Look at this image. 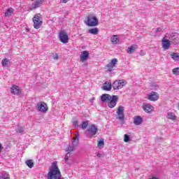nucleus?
Wrapping results in <instances>:
<instances>
[{"mask_svg": "<svg viewBox=\"0 0 179 179\" xmlns=\"http://www.w3.org/2000/svg\"><path fill=\"white\" fill-rule=\"evenodd\" d=\"M137 48H138L136 47V45H133L128 48L127 53L128 54H132L133 52H134L136 50Z\"/></svg>", "mask_w": 179, "mask_h": 179, "instance_id": "nucleus-21", "label": "nucleus"}, {"mask_svg": "<svg viewBox=\"0 0 179 179\" xmlns=\"http://www.w3.org/2000/svg\"><path fill=\"white\" fill-rule=\"evenodd\" d=\"M101 100L103 103H108V107L109 108H114L118 103V96L103 94L101 96Z\"/></svg>", "mask_w": 179, "mask_h": 179, "instance_id": "nucleus-2", "label": "nucleus"}, {"mask_svg": "<svg viewBox=\"0 0 179 179\" xmlns=\"http://www.w3.org/2000/svg\"><path fill=\"white\" fill-rule=\"evenodd\" d=\"M76 148L75 147L72 146H69L67 148H66V152H70V153H72V152H73V150H75Z\"/></svg>", "mask_w": 179, "mask_h": 179, "instance_id": "nucleus-32", "label": "nucleus"}, {"mask_svg": "<svg viewBox=\"0 0 179 179\" xmlns=\"http://www.w3.org/2000/svg\"><path fill=\"white\" fill-rule=\"evenodd\" d=\"M78 120H76L73 122V124L74 125V127H76L78 125Z\"/></svg>", "mask_w": 179, "mask_h": 179, "instance_id": "nucleus-39", "label": "nucleus"}, {"mask_svg": "<svg viewBox=\"0 0 179 179\" xmlns=\"http://www.w3.org/2000/svg\"><path fill=\"white\" fill-rule=\"evenodd\" d=\"M162 44L164 50H169L170 48V41L169 39H166L165 38H162Z\"/></svg>", "mask_w": 179, "mask_h": 179, "instance_id": "nucleus-15", "label": "nucleus"}, {"mask_svg": "<svg viewBox=\"0 0 179 179\" xmlns=\"http://www.w3.org/2000/svg\"><path fill=\"white\" fill-rule=\"evenodd\" d=\"M125 111V108L122 106H119L117 110L115 117L119 121H124L125 120V114L124 112Z\"/></svg>", "mask_w": 179, "mask_h": 179, "instance_id": "nucleus-5", "label": "nucleus"}, {"mask_svg": "<svg viewBox=\"0 0 179 179\" xmlns=\"http://www.w3.org/2000/svg\"><path fill=\"white\" fill-rule=\"evenodd\" d=\"M148 1H156V0H148Z\"/></svg>", "mask_w": 179, "mask_h": 179, "instance_id": "nucleus-43", "label": "nucleus"}, {"mask_svg": "<svg viewBox=\"0 0 179 179\" xmlns=\"http://www.w3.org/2000/svg\"><path fill=\"white\" fill-rule=\"evenodd\" d=\"M117 64H118V59L117 58L112 59L110 62L106 66L107 71H108V72H111Z\"/></svg>", "mask_w": 179, "mask_h": 179, "instance_id": "nucleus-9", "label": "nucleus"}, {"mask_svg": "<svg viewBox=\"0 0 179 179\" xmlns=\"http://www.w3.org/2000/svg\"><path fill=\"white\" fill-rule=\"evenodd\" d=\"M87 131L89 132V135L90 136H94L99 131V129L94 124H91L90 127L87 129Z\"/></svg>", "mask_w": 179, "mask_h": 179, "instance_id": "nucleus-11", "label": "nucleus"}, {"mask_svg": "<svg viewBox=\"0 0 179 179\" xmlns=\"http://www.w3.org/2000/svg\"><path fill=\"white\" fill-rule=\"evenodd\" d=\"M59 59V56L58 55V54H56L54 57H53V59H55V61H57Z\"/></svg>", "mask_w": 179, "mask_h": 179, "instance_id": "nucleus-36", "label": "nucleus"}, {"mask_svg": "<svg viewBox=\"0 0 179 179\" xmlns=\"http://www.w3.org/2000/svg\"><path fill=\"white\" fill-rule=\"evenodd\" d=\"M142 117L141 116H136L134 118V124L135 125H141L142 124Z\"/></svg>", "mask_w": 179, "mask_h": 179, "instance_id": "nucleus-18", "label": "nucleus"}, {"mask_svg": "<svg viewBox=\"0 0 179 179\" xmlns=\"http://www.w3.org/2000/svg\"><path fill=\"white\" fill-rule=\"evenodd\" d=\"M162 30H163V29H162V27H158L156 29V33H159L160 31H162Z\"/></svg>", "mask_w": 179, "mask_h": 179, "instance_id": "nucleus-37", "label": "nucleus"}, {"mask_svg": "<svg viewBox=\"0 0 179 179\" xmlns=\"http://www.w3.org/2000/svg\"><path fill=\"white\" fill-rule=\"evenodd\" d=\"M172 73L173 75H179V67L173 69Z\"/></svg>", "mask_w": 179, "mask_h": 179, "instance_id": "nucleus-33", "label": "nucleus"}, {"mask_svg": "<svg viewBox=\"0 0 179 179\" xmlns=\"http://www.w3.org/2000/svg\"><path fill=\"white\" fill-rule=\"evenodd\" d=\"M89 127V121H83L82 123L80 124V127L81 129H86Z\"/></svg>", "mask_w": 179, "mask_h": 179, "instance_id": "nucleus-23", "label": "nucleus"}, {"mask_svg": "<svg viewBox=\"0 0 179 179\" xmlns=\"http://www.w3.org/2000/svg\"><path fill=\"white\" fill-rule=\"evenodd\" d=\"M25 164L29 168L33 169L34 167V162H33V159H28L25 162Z\"/></svg>", "mask_w": 179, "mask_h": 179, "instance_id": "nucleus-24", "label": "nucleus"}, {"mask_svg": "<svg viewBox=\"0 0 179 179\" xmlns=\"http://www.w3.org/2000/svg\"><path fill=\"white\" fill-rule=\"evenodd\" d=\"M71 156V152H67L66 155L64 157V160L66 162H68V160H69V157Z\"/></svg>", "mask_w": 179, "mask_h": 179, "instance_id": "nucleus-34", "label": "nucleus"}, {"mask_svg": "<svg viewBox=\"0 0 179 179\" xmlns=\"http://www.w3.org/2000/svg\"><path fill=\"white\" fill-rule=\"evenodd\" d=\"M32 22L34 23V29H40L43 26V17H41V14L37 13L32 18Z\"/></svg>", "mask_w": 179, "mask_h": 179, "instance_id": "nucleus-4", "label": "nucleus"}, {"mask_svg": "<svg viewBox=\"0 0 179 179\" xmlns=\"http://www.w3.org/2000/svg\"><path fill=\"white\" fill-rule=\"evenodd\" d=\"M0 179H10V176L8 173H4L0 176Z\"/></svg>", "mask_w": 179, "mask_h": 179, "instance_id": "nucleus-31", "label": "nucleus"}, {"mask_svg": "<svg viewBox=\"0 0 179 179\" xmlns=\"http://www.w3.org/2000/svg\"><path fill=\"white\" fill-rule=\"evenodd\" d=\"M172 40V43L173 44H175L176 45H177V44H179V38L178 37H173Z\"/></svg>", "mask_w": 179, "mask_h": 179, "instance_id": "nucleus-30", "label": "nucleus"}, {"mask_svg": "<svg viewBox=\"0 0 179 179\" xmlns=\"http://www.w3.org/2000/svg\"><path fill=\"white\" fill-rule=\"evenodd\" d=\"M23 131H24V128L21 127V128L20 129V134H22V132H23Z\"/></svg>", "mask_w": 179, "mask_h": 179, "instance_id": "nucleus-41", "label": "nucleus"}, {"mask_svg": "<svg viewBox=\"0 0 179 179\" xmlns=\"http://www.w3.org/2000/svg\"><path fill=\"white\" fill-rule=\"evenodd\" d=\"M113 87V85H111V83L106 82L103 83L102 86L103 90H106L107 92H110Z\"/></svg>", "mask_w": 179, "mask_h": 179, "instance_id": "nucleus-17", "label": "nucleus"}, {"mask_svg": "<svg viewBox=\"0 0 179 179\" xmlns=\"http://www.w3.org/2000/svg\"><path fill=\"white\" fill-rule=\"evenodd\" d=\"M89 52L87 50H84L82 52L80 56V59L81 62H85V61H87V58H89Z\"/></svg>", "mask_w": 179, "mask_h": 179, "instance_id": "nucleus-14", "label": "nucleus"}, {"mask_svg": "<svg viewBox=\"0 0 179 179\" xmlns=\"http://www.w3.org/2000/svg\"><path fill=\"white\" fill-rule=\"evenodd\" d=\"M159 93L155 92H150L147 96V99L148 100H150V101H157V100H159Z\"/></svg>", "mask_w": 179, "mask_h": 179, "instance_id": "nucleus-10", "label": "nucleus"}, {"mask_svg": "<svg viewBox=\"0 0 179 179\" xmlns=\"http://www.w3.org/2000/svg\"><path fill=\"white\" fill-rule=\"evenodd\" d=\"M43 5V0H36L35 3H32L31 8H29V10H36L37 8H40Z\"/></svg>", "mask_w": 179, "mask_h": 179, "instance_id": "nucleus-12", "label": "nucleus"}, {"mask_svg": "<svg viewBox=\"0 0 179 179\" xmlns=\"http://www.w3.org/2000/svg\"><path fill=\"white\" fill-rule=\"evenodd\" d=\"M13 12H15V10L12 8H9L6 11L4 16H6V17H8V16H11V15H13Z\"/></svg>", "mask_w": 179, "mask_h": 179, "instance_id": "nucleus-22", "label": "nucleus"}, {"mask_svg": "<svg viewBox=\"0 0 179 179\" xmlns=\"http://www.w3.org/2000/svg\"><path fill=\"white\" fill-rule=\"evenodd\" d=\"M90 34H99V29L97 28H92L89 29Z\"/></svg>", "mask_w": 179, "mask_h": 179, "instance_id": "nucleus-27", "label": "nucleus"}, {"mask_svg": "<svg viewBox=\"0 0 179 179\" xmlns=\"http://www.w3.org/2000/svg\"><path fill=\"white\" fill-rule=\"evenodd\" d=\"M98 148H104V140H100L97 142Z\"/></svg>", "mask_w": 179, "mask_h": 179, "instance_id": "nucleus-29", "label": "nucleus"}, {"mask_svg": "<svg viewBox=\"0 0 179 179\" xmlns=\"http://www.w3.org/2000/svg\"><path fill=\"white\" fill-rule=\"evenodd\" d=\"M143 109L145 113H152V111L155 110V107H153L150 103H147L143 106Z\"/></svg>", "mask_w": 179, "mask_h": 179, "instance_id": "nucleus-16", "label": "nucleus"}, {"mask_svg": "<svg viewBox=\"0 0 179 179\" xmlns=\"http://www.w3.org/2000/svg\"><path fill=\"white\" fill-rule=\"evenodd\" d=\"M78 145H79V134H77L76 135V138L72 141V146L76 148L78 147Z\"/></svg>", "mask_w": 179, "mask_h": 179, "instance_id": "nucleus-19", "label": "nucleus"}, {"mask_svg": "<svg viewBox=\"0 0 179 179\" xmlns=\"http://www.w3.org/2000/svg\"><path fill=\"white\" fill-rule=\"evenodd\" d=\"M10 93L14 95L22 94V91L17 85H13L10 90Z\"/></svg>", "mask_w": 179, "mask_h": 179, "instance_id": "nucleus-13", "label": "nucleus"}, {"mask_svg": "<svg viewBox=\"0 0 179 179\" xmlns=\"http://www.w3.org/2000/svg\"><path fill=\"white\" fill-rule=\"evenodd\" d=\"M110 41L113 44H118L120 43V38H118V36L113 35L110 38Z\"/></svg>", "mask_w": 179, "mask_h": 179, "instance_id": "nucleus-20", "label": "nucleus"}, {"mask_svg": "<svg viewBox=\"0 0 179 179\" xmlns=\"http://www.w3.org/2000/svg\"><path fill=\"white\" fill-rule=\"evenodd\" d=\"M48 179H65L62 178L61 171L58 167V162L55 161L52 163L50 171L47 174Z\"/></svg>", "mask_w": 179, "mask_h": 179, "instance_id": "nucleus-1", "label": "nucleus"}, {"mask_svg": "<svg viewBox=\"0 0 179 179\" xmlns=\"http://www.w3.org/2000/svg\"><path fill=\"white\" fill-rule=\"evenodd\" d=\"M97 157H103V155H101L100 152H99L97 155H96Z\"/></svg>", "mask_w": 179, "mask_h": 179, "instance_id": "nucleus-42", "label": "nucleus"}, {"mask_svg": "<svg viewBox=\"0 0 179 179\" xmlns=\"http://www.w3.org/2000/svg\"><path fill=\"white\" fill-rule=\"evenodd\" d=\"M31 1H33V0H31Z\"/></svg>", "mask_w": 179, "mask_h": 179, "instance_id": "nucleus-44", "label": "nucleus"}, {"mask_svg": "<svg viewBox=\"0 0 179 179\" xmlns=\"http://www.w3.org/2000/svg\"><path fill=\"white\" fill-rule=\"evenodd\" d=\"M171 57L173 61H179V55L178 53L173 52L171 55Z\"/></svg>", "mask_w": 179, "mask_h": 179, "instance_id": "nucleus-26", "label": "nucleus"}, {"mask_svg": "<svg viewBox=\"0 0 179 179\" xmlns=\"http://www.w3.org/2000/svg\"><path fill=\"white\" fill-rule=\"evenodd\" d=\"M59 38L61 43H64V44H66V43L69 41V37L68 36V34L65 31H59Z\"/></svg>", "mask_w": 179, "mask_h": 179, "instance_id": "nucleus-7", "label": "nucleus"}, {"mask_svg": "<svg viewBox=\"0 0 179 179\" xmlns=\"http://www.w3.org/2000/svg\"><path fill=\"white\" fill-rule=\"evenodd\" d=\"M3 150V147L2 146V144L0 143V153L2 152Z\"/></svg>", "mask_w": 179, "mask_h": 179, "instance_id": "nucleus-40", "label": "nucleus"}, {"mask_svg": "<svg viewBox=\"0 0 179 179\" xmlns=\"http://www.w3.org/2000/svg\"><path fill=\"white\" fill-rule=\"evenodd\" d=\"M124 142H129V136L128 134H124Z\"/></svg>", "mask_w": 179, "mask_h": 179, "instance_id": "nucleus-35", "label": "nucleus"}, {"mask_svg": "<svg viewBox=\"0 0 179 179\" xmlns=\"http://www.w3.org/2000/svg\"><path fill=\"white\" fill-rule=\"evenodd\" d=\"M167 118H169V120H172L173 121H174V120H176V118H177L176 117V114H174L173 113H169L167 115Z\"/></svg>", "mask_w": 179, "mask_h": 179, "instance_id": "nucleus-28", "label": "nucleus"}, {"mask_svg": "<svg viewBox=\"0 0 179 179\" xmlns=\"http://www.w3.org/2000/svg\"><path fill=\"white\" fill-rule=\"evenodd\" d=\"M127 85V83L124 80H120L117 81H115L112 87L114 89V90H118L120 89H122L123 86H125Z\"/></svg>", "mask_w": 179, "mask_h": 179, "instance_id": "nucleus-6", "label": "nucleus"}, {"mask_svg": "<svg viewBox=\"0 0 179 179\" xmlns=\"http://www.w3.org/2000/svg\"><path fill=\"white\" fill-rule=\"evenodd\" d=\"M2 66H6V65H10V61L9 59L5 58L1 60Z\"/></svg>", "mask_w": 179, "mask_h": 179, "instance_id": "nucleus-25", "label": "nucleus"}, {"mask_svg": "<svg viewBox=\"0 0 179 179\" xmlns=\"http://www.w3.org/2000/svg\"><path fill=\"white\" fill-rule=\"evenodd\" d=\"M36 110L41 113H47L48 111V106L45 102L41 101L36 105Z\"/></svg>", "mask_w": 179, "mask_h": 179, "instance_id": "nucleus-8", "label": "nucleus"}, {"mask_svg": "<svg viewBox=\"0 0 179 179\" xmlns=\"http://www.w3.org/2000/svg\"><path fill=\"white\" fill-rule=\"evenodd\" d=\"M85 23L90 27H94L99 26V20L93 14H90L87 17V21Z\"/></svg>", "mask_w": 179, "mask_h": 179, "instance_id": "nucleus-3", "label": "nucleus"}, {"mask_svg": "<svg viewBox=\"0 0 179 179\" xmlns=\"http://www.w3.org/2000/svg\"><path fill=\"white\" fill-rule=\"evenodd\" d=\"M70 0H60V2H62V3H66L67 2H69Z\"/></svg>", "mask_w": 179, "mask_h": 179, "instance_id": "nucleus-38", "label": "nucleus"}]
</instances>
